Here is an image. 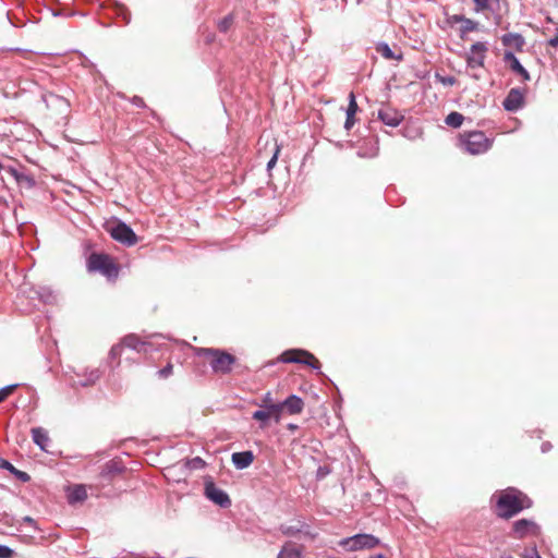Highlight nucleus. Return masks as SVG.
Segmentation results:
<instances>
[{"label":"nucleus","mask_w":558,"mask_h":558,"mask_svg":"<svg viewBox=\"0 0 558 558\" xmlns=\"http://www.w3.org/2000/svg\"><path fill=\"white\" fill-rule=\"evenodd\" d=\"M174 366L171 362H168L167 365L162 368H160L157 372V376L159 379H168L170 376L173 375Z\"/></svg>","instance_id":"30"},{"label":"nucleus","mask_w":558,"mask_h":558,"mask_svg":"<svg viewBox=\"0 0 558 558\" xmlns=\"http://www.w3.org/2000/svg\"><path fill=\"white\" fill-rule=\"evenodd\" d=\"M279 361L283 363H300L312 367L313 369L320 368V362L311 352L302 349H291L281 353Z\"/></svg>","instance_id":"6"},{"label":"nucleus","mask_w":558,"mask_h":558,"mask_svg":"<svg viewBox=\"0 0 558 558\" xmlns=\"http://www.w3.org/2000/svg\"><path fill=\"white\" fill-rule=\"evenodd\" d=\"M524 104V93L519 88H512L505 98L502 105L507 111H517Z\"/></svg>","instance_id":"13"},{"label":"nucleus","mask_w":558,"mask_h":558,"mask_svg":"<svg viewBox=\"0 0 558 558\" xmlns=\"http://www.w3.org/2000/svg\"><path fill=\"white\" fill-rule=\"evenodd\" d=\"M504 60L509 65L511 71L520 75L523 81H530L529 72L522 66L520 61L515 58V56L512 52L506 51L504 54Z\"/></svg>","instance_id":"16"},{"label":"nucleus","mask_w":558,"mask_h":558,"mask_svg":"<svg viewBox=\"0 0 558 558\" xmlns=\"http://www.w3.org/2000/svg\"><path fill=\"white\" fill-rule=\"evenodd\" d=\"M289 428H290L291 430H294V429H296V425L290 424V425H289Z\"/></svg>","instance_id":"42"},{"label":"nucleus","mask_w":558,"mask_h":558,"mask_svg":"<svg viewBox=\"0 0 558 558\" xmlns=\"http://www.w3.org/2000/svg\"><path fill=\"white\" fill-rule=\"evenodd\" d=\"M205 495L208 499L220 507H229L231 505V499L227 493L218 488L213 482H207L205 484Z\"/></svg>","instance_id":"10"},{"label":"nucleus","mask_w":558,"mask_h":558,"mask_svg":"<svg viewBox=\"0 0 558 558\" xmlns=\"http://www.w3.org/2000/svg\"><path fill=\"white\" fill-rule=\"evenodd\" d=\"M275 405L278 407L279 416L281 417L283 410L291 415L300 414L304 409V401L300 397L291 395L283 402L275 403Z\"/></svg>","instance_id":"11"},{"label":"nucleus","mask_w":558,"mask_h":558,"mask_svg":"<svg viewBox=\"0 0 558 558\" xmlns=\"http://www.w3.org/2000/svg\"><path fill=\"white\" fill-rule=\"evenodd\" d=\"M500 558H512V557H511V556H509V555H504V556H501Z\"/></svg>","instance_id":"44"},{"label":"nucleus","mask_w":558,"mask_h":558,"mask_svg":"<svg viewBox=\"0 0 558 558\" xmlns=\"http://www.w3.org/2000/svg\"><path fill=\"white\" fill-rule=\"evenodd\" d=\"M196 354L204 357L216 374H229L236 361L234 355L214 348H198Z\"/></svg>","instance_id":"2"},{"label":"nucleus","mask_w":558,"mask_h":558,"mask_svg":"<svg viewBox=\"0 0 558 558\" xmlns=\"http://www.w3.org/2000/svg\"><path fill=\"white\" fill-rule=\"evenodd\" d=\"M252 417L260 422V427L265 428L268 425V421L272 417L277 423L280 422L279 409L275 403H269L267 409L257 410L253 413Z\"/></svg>","instance_id":"12"},{"label":"nucleus","mask_w":558,"mask_h":558,"mask_svg":"<svg viewBox=\"0 0 558 558\" xmlns=\"http://www.w3.org/2000/svg\"><path fill=\"white\" fill-rule=\"evenodd\" d=\"M369 558H385V557L381 554H378V555L372 556Z\"/></svg>","instance_id":"41"},{"label":"nucleus","mask_w":558,"mask_h":558,"mask_svg":"<svg viewBox=\"0 0 558 558\" xmlns=\"http://www.w3.org/2000/svg\"><path fill=\"white\" fill-rule=\"evenodd\" d=\"M472 76H473L475 80H478V78H480V76H478L477 74H475V73H474Z\"/></svg>","instance_id":"43"},{"label":"nucleus","mask_w":558,"mask_h":558,"mask_svg":"<svg viewBox=\"0 0 558 558\" xmlns=\"http://www.w3.org/2000/svg\"><path fill=\"white\" fill-rule=\"evenodd\" d=\"M293 533H294V531L290 527L284 531V534H288V535H292Z\"/></svg>","instance_id":"40"},{"label":"nucleus","mask_w":558,"mask_h":558,"mask_svg":"<svg viewBox=\"0 0 558 558\" xmlns=\"http://www.w3.org/2000/svg\"><path fill=\"white\" fill-rule=\"evenodd\" d=\"M279 151H280V149L277 146V144L275 143V154H274V156L271 157V159L267 163V168L268 169H271L276 165Z\"/></svg>","instance_id":"34"},{"label":"nucleus","mask_w":558,"mask_h":558,"mask_svg":"<svg viewBox=\"0 0 558 558\" xmlns=\"http://www.w3.org/2000/svg\"><path fill=\"white\" fill-rule=\"evenodd\" d=\"M536 524L527 519H521L513 523V533L517 538H523L536 532Z\"/></svg>","instance_id":"15"},{"label":"nucleus","mask_w":558,"mask_h":558,"mask_svg":"<svg viewBox=\"0 0 558 558\" xmlns=\"http://www.w3.org/2000/svg\"><path fill=\"white\" fill-rule=\"evenodd\" d=\"M531 505L530 499L517 489L504 490L497 500V514L504 519H510Z\"/></svg>","instance_id":"1"},{"label":"nucleus","mask_w":558,"mask_h":558,"mask_svg":"<svg viewBox=\"0 0 558 558\" xmlns=\"http://www.w3.org/2000/svg\"><path fill=\"white\" fill-rule=\"evenodd\" d=\"M46 104L48 108H56L59 113L66 112L69 108V102L66 101V99L54 94H49L47 96Z\"/></svg>","instance_id":"21"},{"label":"nucleus","mask_w":558,"mask_h":558,"mask_svg":"<svg viewBox=\"0 0 558 558\" xmlns=\"http://www.w3.org/2000/svg\"><path fill=\"white\" fill-rule=\"evenodd\" d=\"M110 235L118 242L133 246L138 242L137 235L124 222H118L109 229Z\"/></svg>","instance_id":"9"},{"label":"nucleus","mask_w":558,"mask_h":558,"mask_svg":"<svg viewBox=\"0 0 558 558\" xmlns=\"http://www.w3.org/2000/svg\"><path fill=\"white\" fill-rule=\"evenodd\" d=\"M548 44L551 46V47H557L558 46V27H555V35L553 38H550L548 40Z\"/></svg>","instance_id":"37"},{"label":"nucleus","mask_w":558,"mask_h":558,"mask_svg":"<svg viewBox=\"0 0 558 558\" xmlns=\"http://www.w3.org/2000/svg\"><path fill=\"white\" fill-rule=\"evenodd\" d=\"M525 558H542L535 548L530 549L529 553L524 555Z\"/></svg>","instance_id":"39"},{"label":"nucleus","mask_w":558,"mask_h":558,"mask_svg":"<svg viewBox=\"0 0 558 558\" xmlns=\"http://www.w3.org/2000/svg\"><path fill=\"white\" fill-rule=\"evenodd\" d=\"M378 118L389 126H398L403 120V116L396 109L385 106L378 111Z\"/></svg>","instance_id":"14"},{"label":"nucleus","mask_w":558,"mask_h":558,"mask_svg":"<svg viewBox=\"0 0 558 558\" xmlns=\"http://www.w3.org/2000/svg\"><path fill=\"white\" fill-rule=\"evenodd\" d=\"M303 551H304L303 545H298L292 542H287L282 546L277 558H302Z\"/></svg>","instance_id":"18"},{"label":"nucleus","mask_w":558,"mask_h":558,"mask_svg":"<svg viewBox=\"0 0 558 558\" xmlns=\"http://www.w3.org/2000/svg\"><path fill=\"white\" fill-rule=\"evenodd\" d=\"M376 51L385 59L387 60H402V53H396L391 50V48L387 44H378L376 46Z\"/></svg>","instance_id":"25"},{"label":"nucleus","mask_w":558,"mask_h":558,"mask_svg":"<svg viewBox=\"0 0 558 558\" xmlns=\"http://www.w3.org/2000/svg\"><path fill=\"white\" fill-rule=\"evenodd\" d=\"M32 437L34 442L40 447L43 450H47V445L49 442L48 434L41 427H36L32 429Z\"/></svg>","instance_id":"24"},{"label":"nucleus","mask_w":558,"mask_h":558,"mask_svg":"<svg viewBox=\"0 0 558 558\" xmlns=\"http://www.w3.org/2000/svg\"><path fill=\"white\" fill-rule=\"evenodd\" d=\"M14 551L8 546L0 545V558H12Z\"/></svg>","instance_id":"33"},{"label":"nucleus","mask_w":558,"mask_h":558,"mask_svg":"<svg viewBox=\"0 0 558 558\" xmlns=\"http://www.w3.org/2000/svg\"><path fill=\"white\" fill-rule=\"evenodd\" d=\"M487 51L488 48L485 43L477 41L473 44L465 58L468 68L471 70L484 68Z\"/></svg>","instance_id":"8"},{"label":"nucleus","mask_w":558,"mask_h":558,"mask_svg":"<svg viewBox=\"0 0 558 558\" xmlns=\"http://www.w3.org/2000/svg\"><path fill=\"white\" fill-rule=\"evenodd\" d=\"M464 19H465V16H463V15L454 14L448 19V22L450 24H458V23H462Z\"/></svg>","instance_id":"36"},{"label":"nucleus","mask_w":558,"mask_h":558,"mask_svg":"<svg viewBox=\"0 0 558 558\" xmlns=\"http://www.w3.org/2000/svg\"><path fill=\"white\" fill-rule=\"evenodd\" d=\"M463 121L464 117L457 111L450 112L445 119L446 124L454 129L460 128Z\"/></svg>","instance_id":"27"},{"label":"nucleus","mask_w":558,"mask_h":558,"mask_svg":"<svg viewBox=\"0 0 558 558\" xmlns=\"http://www.w3.org/2000/svg\"><path fill=\"white\" fill-rule=\"evenodd\" d=\"M124 348H129L137 353L146 355L154 350V344L142 339L136 333H129L124 336L119 343L111 348L110 355L119 359Z\"/></svg>","instance_id":"4"},{"label":"nucleus","mask_w":558,"mask_h":558,"mask_svg":"<svg viewBox=\"0 0 558 558\" xmlns=\"http://www.w3.org/2000/svg\"><path fill=\"white\" fill-rule=\"evenodd\" d=\"M501 43L505 47L514 48L518 51H521L525 45L524 37L517 33L505 34L501 37Z\"/></svg>","instance_id":"19"},{"label":"nucleus","mask_w":558,"mask_h":558,"mask_svg":"<svg viewBox=\"0 0 558 558\" xmlns=\"http://www.w3.org/2000/svg\"><path fill=\"white\" fill-rule=\"evenodd\" d=\"M439 82H441L444 85H454L457 83V80L453 76H438Z\"/></svg>","instance_id":"35"},{"label":"nucleus","mask_w":558,"mask_h":558,"mask_svg":"<svg viewBox=\"0 0 558 558\" xmlns=\"http://www.w3.org/2000/svg\"><path fill=\"white\" fill-rule=\"evenodd\" d=\"M17 385H9L0 389V403L11 396L16 389Z\"/></svg>","instance_id":"31"},{"label":"nucleus","mask_w":558,"mask_h":558,"mask_svg":"<svg viewBox=\"0 0 558 558\" xmlns=\"http://www.w3.org/2000/svg\"><path fill=\"white\" fill-rule=\"evenodd\" d=\"M233 22H234L233 15L229 14L218 22L217 27L220 32L227 33L233 25Z\"/></svg>","instance_id":"29"},{"label":"nucleus","mask_w":558,"mask_h":558,"mask_svg":"<svg viewBox=\"0 0 558 558\" xmlns=\"http://www.w3.org/2000/svg\"><path fill=\"white\" fill-rule=\"evenodd\" d=\"M231 459L236 469L242 470L250 466L253 463L254 454L252 451L234 452Z\"/></svg>","instance_id":"20"},{"label":"nucleus","mask_w":558,"mask_h":558,"mask_svg":"<svg viewBox=\"0 0 558 558\" xmlns=\"http://www.w3.org/2000/svg\"><path fill=\"white\" fill-rule=\"evenodd\" d=\"M475 4V11L482 12L489 9L490 0H472Z\"/></svg>","instance_id":"32"},{"label":"nucleus","mask_w":558,"mask_h":558,"mask_svg":"<svg viewBox=\"0 0 558 558\" xmlns=\"http://www.w3.org/2000/svg\"><path fill=\"white\" fill-rule=\"evenodd\" d=\"M477 27H478V23L477 22H475V21H473L471 19L465 17L463 20V22L461 23V27H460V33H461L460 36H461V38H464V35L466 33L476 31Z\"/></svg>","instance_id":"28"},{"label":"nucleus","mask_w":558,"mask_h":558,"mask_svg":"<svg viewBox=\"0 0 558 558\" xmlns=\"http://www.w3.org/2000/svg\"><path fill=\"white\" fill-rule=\"evenodd\" d=\"M0 466L10 471L11 473H13L19 480H21L22 482H27L29 481L31 476L26 473V472H23V471H19L16 470L9 461L7 460H0Z\"/></svg>","instance_id":"26"},{"label":"nucleus","mask_w":558,"mask_h":558,"mask_svg":"<svg viewBox=\"0 0 558 558\" xmlns=\"http://www.w3.org/2000/svg\"><path fill=\"white\" fill-rule=\"evenodd\" d=\"M269 403H275V402L272 401L271 393H270V392H267V393L265 395L264 399H263V404H262V407H264L265 409H267V405H268Z\"/></svg>","instance_id":"38"},{"label":"nucleus","mask_w":558,"mask_h":558,"mask_svg":"<svg viewBox=\"0 0 558 558\" xmlns=\"http://www.w3.org/2000/svg\"><path fill=\"white\" fill-rule=\"evenodd\" d=\"M357 110H359V106H357V102L355 99V95L353 92H351L349 94V105L347 108V119L344 122V129L347 131L351 130L353 128V125L355 124V122H356L355 116H356Z\"/></svg>","instance_id":"17"},{"label":"nucleus","mask_w":558,"mask_h":558,"mask_svg":"<svg viewBox=\"0 0 558 558\" xmlns=\"http://www.w3.org/2000/svg\"><path fill=\"white\" fill-rule=\"evenodd\" d=\"M87 268L89 271H99L109 279L117 278L119 274V267L107 254L93 253L88 257Z\"/></svg>","instance_id":"5"},{"label":"nucleus","mask_w":558,"mask_h":558,"mask_svg":"<svg viewBox=\"0 0 558 558\" xmlns=\"http://www.w3.org/2000/svg\"><path fill=\"white\" fill-rule=\"evenodd\" d=\"M459 142L461 147L471 155L484 154L493 146V140L482 131L463 132L459 135Z\"/></svg>","instance_id":"3"},{"label":"nucleus","mask_w":558,"mask_h":558,"mask_svg":"<svg viewBox=\"0 0 558 558\" xmlns=\"http://www.w3.org/2000/svg\"><path fill=\"white\" fill-rule=\"evenodd\" d=\"M87 498V490L84 485H74L69 488L68 500L70 504L81 502Z\"/></svg>","instance_id":"23"},{"label":"nucleus","mask_w":558,"mask_h":558,"mask_svg":"<svg viewBox=\"0 0 558 558\" xmlns=\"http://www.w3.org/2000/svg\"><path fill=\"white\" fill-rule=\"evenodd\" d=\"M379 544V539L371 534H356L351 537L343 538L339 542V545L350 551H356L361 549H372Z\"/></svg>","instance_id":"7"},{"label":"nucleus","mask_w":558,"mask_h":558,"mask_svg":"<svg viewBox=\"0 0 558 558\" xmlns=\"http://www.w3.org/2000/svg\"><path fill=\"white\" fill-rule=\"evenodd\" d=\"M123 471V466L120 461L111 460L107 462L100 472V476L105 480L110 478Z\"/></svg>","instance_id":"22"}]
</instances>
